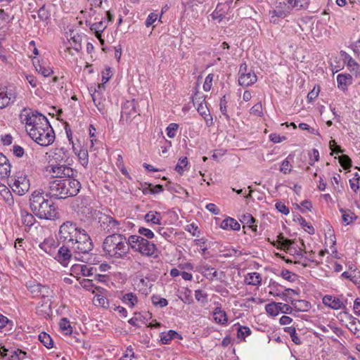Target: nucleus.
I'll list each match as a JSON object with an SVG mask.
<instances>
[{
  "label": "nucleus",
  "mask_w": 360,
  "mask_h": 360,
  "mask_svg": "<svg viewBox=\"0 0 360 360\" xmlns=\"http://www.w3.org/2000/svg\"><path fill=\"white\" fill-rule=\"evenodd\" d=\"M98 222L101 229L106 233L113 234L122 229L120 221L110 215L101 214V216L98 217Z\"/></svg>",
  "instance_id": "obj_8"
},
{
  "label": "nucleus",
  "mask_w": 360,
  "mask_h": 360,
  "mask_svg": "<svg viewBox=\"0 0 360 360\" xmlns=\"http://www.w3.org/2000/svg\"><path fill=\"white\" fill-rule=\"evenodd\" d=\"M278 307V303L272 302L265 306V309L268 314L276 316L279 314Z\"/></svg>",
  "instance_id": "obj_40"
},
{
  "label": "nucleus",
  "mask_w": 360,
  "mask_h": 360,
  "mask_svg": "<svg viewBox=\"0 0 360 360\" xmlns=\"http://www.w3.org/2000/svg\"><path fill=\"white\" fill-rule=\"evenodd\" d=\"M146 222H150L153 224L160 225L162 217L161 214L156 211H150L146 214L144 217Z\"/></svg>",
  "instance_id": "obj_27"
},
{
  "label": "nucleus",
  "mask_w": 360,
  "mask_h": 360,
  "mask_svg": "<svg viewBox=\"0 0 360 360\" xmlns=\"http://www.w3.org/2000/svg\"><path fill=\"white\" fill-rule=\"evenodd\" d=\"M250 113L258 117H262L263 115L262 103L259 102L254 105L250 109Z\"/></svg>",
  "instance_id": "obj_57"
},
{
  "label": "nucleus",
  "mask_w": 360,
  "mask_h": 360,
  "mask_svg": "<svg viewBox=\"0 0 360 360\" xmlns=\"http://www.w3.org/2000/svg\"><path fill=\"white\" fill-rule=\"evenodd\" d=\"M255 221L256 219L249 213L243 214L240 219V221L244 224L243 228H245V225L249 227L251 224H254Z\"/></svg>",
  "instance_id": "obj_49"
},
{
  "label": "nucleus",
  "mask_w": 360,
  "mask_h": 360,
  "mask_svg": "<svg viewBox=\"0 0 360 360\" xmlns=\"http://www.w3.org/2000/svg\"><path fill=\"white\" fill-rule=\"evenodd\" d=\"M34 65L36 71L45 77L50 76L53 73L50 66L44 61L37 62V63H34Z\"/></svg>",
  "instance_id": "obj_23"
},
{
  "label": "nucleus",
  "mask_w": 360,
  "mask_h": 360,
  "mask_svg": "<svg viewBox=\"0 0 360 360\" xmlns=\"http://www.w3.org/2000/svg\"><path fill=\"white\" fill-rule=\"evenodd\" d=\"M59 327L61 332L65 335H70L72 332L70 321L67 318H63L59 322Z\"/></svg>",
  "instance_id": "obj_37"
},
{
  "label": "nucleus",
  "mask_w": 360,
  "mask_h": 360,
  "mask_svg": "<svg viewBox=\"0 0 360 360\" xmlns=\"http://www.w3.org/2000/svg\"><path fill=\"white\" fill-rule=\"evenodd\" d=\"M283 330L285 333H288L290 335L292 341L295 345H300L302 343L300 338L298 337V335L296 333V329L295 327H292V326L285 327L283 328Z\"/></svg>",
  "instance_id": "obj_38"
},
{
  "label": "nucleus",
  "mask_w": 360,
  "mask_h": 360,
  "mask_svg": "<svg viewBox=\"0 0 360 360\" xmlns=\"http://www.w3.org/2000/svg\"><path fill=\"white\" fill-rule=\"evenodd\" d=\"M158 17L160 18L159 15L157 13L153 12L150 13L145 22V25L147 27H150L153 25V24L158 20Z\"/></svg>",
  "instance_id": "obj_58"
},
{
  "label": "nucleus",
  "mask_w": 360,
  "mask_h": 360,
  "mask_svg": "<svg viewBox=\"0 0 360 360\" xmlns=\"http://www.w3.org/2000/svg\"><path fill=\"white\" fill-rule=\"evenodd\" d=\"M105 84L103 83L97 84L94 91L92 90V87H91L90 91L92 92L91 98L94 103H96V101L100 99L99 96L103 94Z\"/></svg>",
  "instance_id": "obj_36"
},
{
  "label": "nucleus",
  "mask_w": 360,
  "mask_h": 360,
  "mask_svg": "<svg viewBox=\"0 0 360 360\" xmlns=\"http://www.w3.org/2000/svg\"><path fill=\"white\" fill-rule=\"evenodd\" d=\"M68 155L63 148L56 149L53 155L52 162L54 163H64L67 162L68 160Z\"/></svg>",
  "instance_id": "obj_29"
},
{
  "label": "nucleus",
  "mask_w": 360,
  "mask_h": 360,
  "mask_svg": "<svg viewBox=\"0 0 360 360\" xmlns=\"http://www.w3.org/2000/svg\"><path fill=\"white\" fill-rule=\"evenodd\" d=\"M58 246V242L52 236L45 238L44 241L39 244V248L51 256L56 255Z\"/></svg>",
  "instance_id": "obj_14"
},
{
  "label": "nucleus",
  "mask_w": 360,
  "mask_h": 360,
  "mask_svg": "<svg viewBox=\"0 0 360 360\" xmlns=\"http://www.w3.org/2000/svg\"><path fill=\"white\" fill-rule=\"evenodd\" d=\"M86 24L89 25L90 30L95 33L96 38L101 41L102 44H104V39L102 38V32L106 29L108 22L106 20H101L94 23H90L87 20Z\"/></svg>",
  "instance_id": "obj_15"
},
{
  "label": "nucleus",
  "mask_w": 360,
  "mask_h": 360,
  "mask_svg": "<svg viewBox=\"0 0 360 360\" xmlns=\"http://www.w3.org/2000/svg\"><path fill=\"white\" fill-rule=\"evenodd\" d=\"M72 275L77 277L79 275L89 276L93 275V268L88 267L85 264H75L71 268Z\"/></svg>",
  "instance_id": "obj_18"
},
{
  "label": "nucleus",
  "mask_w": 360,
  "mask_h": 360,
  "mask_svg": "<svg viewBox=\"0 0 360 360\" xmlns=\"http://www.w3.org/2000/svg\"><path fill=\"white\" fill-rule=\"evenodd\" d=\"M278 312H281V313H283V314H291L292 313V308L287 304H283L282 302H278Z\"/></svg>",
  "instance_id": "obj_61"
},
{
  "label": "nucleus",
  "mask_w": 360,
  "mask_h": 360,
  "mask_svg": "<svg viewBox=\"0 0 360 360\" xmlns=\"http://www.w3.org/2000/svg\"><path fill=\"white\" fill-rule=\"evenodd\" d=\"M280 276L283 278L285 280L289 282H295L297 278V275L295 274H292L288 269H283L281 271Z\"/></svg>",
  "instance_id": "obj_51"
},
{
  "label": "nucleus",
  "mask_w": 360,
  "mask_h": 360,
  "mask_svg": "<svg viewBox=\"0 0 360 360\" xmlns=\"http://www.w3.org/2000/svg\"><path fill=\"white\" fill-rule=\"evenodd\" d=\"M112 76V70L110 68H107L102 72V82L105 84Z\"/></svg>",
  "instance_id": "obj_59"
},
{
  "label": "nucleus",
  "mask_w": 360,
  "mask_h": 360,
  "mask_svg": "<svg viewBox=\"0 0 360 360\" xmlns=\"http://www.w3.org/2000/svg\"><path fill=\"white\" fill-rule=\"evenodd\" d=\"M340 211L342 213V220L345 225H349L357 218L355 214L350 212V210L348 211L349 212H347L345 210L341 208L340 209Z\"/></svg>",
  "instance_id": "obj_34"
},
{
  "label": "nucleus",
  "mask_w": 360,
  "mask_h": 360,
  "mask_svg": "<svg viewBox=\"0 0 360 360\" xmlns=\"http://www.w3.org/2000/svg\"><path fill=\"white\" fill-rule=\"evenodd\" d=\"M233 330H236L238 338L243 340L251 334V330L249 327L242 326L239 324H235Z\"/></svg>",
  "instance_id": "obj_30"
},
{
  "label": "nucleus",
  "mask_w": 360,
  "mask_h": 360,
  "mask_svg": "<svg viewBox=\"0 0 360 360\" xmlns=\"http://www.w3.org/2000/svg\"><path fill=\"white\" fill-rule=\"evenodd\" d=\"M22 221L24 225L31 226L34 224L35 219L33 215L27 212H22Z\"/></svg>",
  "instance_id": "obj_43"
},
{
  "label": "nucleus",
  "mask_w": 360,
  "mask_h": 360,
  "mask_svg": "<svg viewBox=\"0 0 360 360\" xmlns=\"http://www.w3.org/2000/svg\"><path fill=\"white\" fill-rule=\"evenodd\" d=\"M16 91L13 87L0 86V108H6L16 100Z\"/></svg>",
  "instance_id": "obj_10"
},
{
  "label": "nucleus",
  "mask_w": 360,
  "mask_h": 360,
  "mask_svg": "<svg viewBox=\"0 0 360 360\" xmlns=\"http://www.w3.org/2000/svg\"><path fill=\"white\" fill-rule=\"evenodd\" d=\"M293 243V241L292 240L288 239L285 238L282 233H280L277 236V240L274 241L271 243V244L274 246H276L277 248H278V246H280L282 249L291 252L292 248L291 245Z\"/></svg>",
  "instance_id": "obj_21"
},
{
  "label": "nucleus",
  "mask_w": 360,
  "mask_h": 360,
  "mask_svg": "<svg viewBox=\"0 0 360 360\" xmlns=\"http://www.w3.org/2000/svg\"><path fill=\"white\" fill-rule=\"evenodd\" d=\"M44 192L37 190L32 192L30 198V206L33 213L40 219H53L57 216L54 203L44 197Z\"/></svg>",
  "instance_id": "obj_5"
},
{
  "label": "nucleus",
  "mask_w": 360,
  "mask_h": 360,
  "mask_svg": "<svg viewBox=\"0 0 360 360\" xmlns=\"http://www.w3.org/2000/svg\"><path fill=\"white\" fill-rule=\"evenodd\" d=\"M179 125L176 123L169 124L166 128L167 135L169 138L173 139L176 136Z\"/></svg>",
  "instance_id": "obj_48"
},
{
  "label": "nucleus",
  "mask_w": 360,
  "mask_h": 360,
  "mask_svg": "<svg viewBox=\"0 0 360 360\" xmlns=\"http://www.w3.org/2000/svg\"><path fill=\"white\" fill-rule=\"evenodd\" d=\"M356 57L360 58V39L357 40L355 43L351 45Z\"/></svg>",
  "instance_id": "obj_64"
},
{
  "label": "nucleus",
  "mask_w": 360,
  "mask_h": 360,
  "mask_svg": "<svg viewBox=\"0 0 360 360\" xmlns=\"http://www.w3.org/2000/svg\"><path fill=\"white\" fill-rule=\"evenodd\" d=\"M188 165V160L186 157H181L179 159L178 163L176 165L175 170L180 174H182L185 168Z\"/></svg>",
  "instance_id": "obj_45"
},
{
  "label": "nucleus",
  "mask_w": 360,
  "mask_h": 360,
  "mask_svg": "<svg viewBox=\"0 0 360 360\" xmlns=\"http://www.w3.org/2000/svg\"><path fill=\"white\" fill-rule=\"evenodd\" d=\"M276 210L281 213L287 215L289 213L288 207L282 202H277L275 205Z\"/></svg>",
  "instance_id": "obj_62"
},
{
  "label": "nucleus",
  "mask_w": 360,
  "mask_h": 360,
  "mask_svg": "<svg viewBox=\"0 0 360 360\" xmlns=\"http://www.w3.org/2000/svg\"><path fill=\"white\" fill-rule=\"evenodd\" d=\"M11 188L14 193L19 195H23L30 189V181L26 175L18 174L14 179Z\"/></svg>",
  "instance_id": "obj_9"
},
{
  "label": "nucleus",
  "mask_w": 360,
  "mask_h": 360,
  "mask_svg": "<svg viewBox=\"0 0 360 360\" xmlns=\"http://www.w3.org/2000/svg\"><path fill=\"white\" fill-rule=\"evenodd\" d=\"M224 5L222 4H218L214 11L212 13V18L220 22L225 17V11L224 10Z\"/></svg>",
  "instance_id": "obj_32"
},
{
  "label": "nucleus",
  "mask_w": 360,
  "mask_h": 360,
  "mask_svg": "<svg viewBox=\"0 0 360 360\" xmlns=\"http://www.w3.org/2000/svg\"><path fill=\"white\" fill-rule=\"evenodd\" d=\"M289 157L290 156H288L284 160H283L280 168V171L285 174H289L292 171V165L290 161L288 160Z\"/></svg>",
  "instance_id": "obj_54"
},
{
  "label": "nucleus",
  "mask_w": 360,
  "mask_h": 360,
  "mask_svg": "<svg viewBox=\"0 0 360 360\" xmlns=\"http://www.w3.org/2000/svg\"><path fill=\"white\" fill-rule=\"evenodd\" d=\"M207 294L202 290H196L195 291V299L202 304H205L207 302Z\"/></svg>",
  "instance_id": "obj_55"
},
{
  "label": "nucleus",
  "mask_w": 360,
  "mask_h": 360,
  "mask_svg": "<svg viewBox=\"0 0 360 360\" xmlns=\"http://www.w3.org/2000/svg\"><path fill=\"white\" fill-rule=\"evenodd\" d=\"M80 188L79 181L72 178L53 179L49 184L47 194L55 198L65 199L76 195Z\"/></svg>",
  "instance_id": "obj_4"
},
{
  "label": "nucleus",
  "mask_w": 360,
  "mask_h": 360,
  "mask_svg": "<svg viewBox=\"0 0 360 360\" xmlns=\"http://www.w3.org/2000/svg\"><path fill=\"white\" fill-rule=\"evenodd\" d=\"M139 233L141 235L145 236L148 239H151V238H154L153 232L149 229L141 227L139 229Z\"/></svg>",
  "instance_id": "obj_60"
},
{
  "label": "nucleus",
  "mask_w": 360,
  "mask_h": 360,
  "mask_svg": "<svg viewBox=\"0 0 360 360\" xmlns=\"http://www.w3.org/2000/svg\"><path fill=\"white\" fill-rule=\"evenodd\" d=\"M152 302L155 306L160 307H166L168 304V301L165 298L160 297L158 295H153L151 297Z\"/></svg>",
  "instance_id": "obj_50"
},
{
  "label": "nucleus",
  "mask_w": 360,
  "mask_h": 360,
  "mask_svg": "<svg viewBox=\"0 0 360 360\" xmlns=\"http://www.w3.org/2000/svg\"><path fill=\"white\" fill-rule=\"evenodd\" d=\"M338 160L344 169H349L352 167V160L348 155L342 154L338 158Z\"/></svg>",
  "instance_id": "obj_46"
},
{
  "label": "nucleus",
  "mask_w": 360,
  "mask_h": 360,
  "mask_svg": "<svg viewBox=\"0 0 360 360\" xmlns=\"http://www.w3.org/2000/svg\"><path fill=\"white\" fill-rule=\"evenodd\" d=\"M80 164L86 167L89 164V153L86 149H81L77 154Z\"/></svg>",
  "instance_id": "obj_42"
},
{
  "label": "nucleus",
  "mask_w": 360,
  "mask_h": 360,
  "mask_svg": "<svg viewBox=\"0 0 360 360\" xmlns=\"http://www.w3.org/2000/svg\"><path fill=\"white\" fill-rule=\"evenodd\" d=\"M121 300L124 304L131 309L138 303V297L136 294L133 292L124 294L121 297Z\"/></svg>",
  "instance_id": "obj_26"
},
{
  "label": "nucleus",
  "mask_w": 360,
  "mask_h": 360,
  "mask_svg": "<svg viewBox=\"0 0 360 360\" xmlns=\"http://www.w3.org/2000/svg\"><path fill=\"white\" fill-rule=\"evenodd\" d=\"M156 231L160 236H162L166 240H169V238L171 237L172 232L169 229L162 227H158Z\"/></svg>",
  "instance_id": "obj_63"
},
{
  "label": "nucleus",
  "mask_w": 360,
  "mask_h": 360,
  "mask_svg": "<svg viewBox=\"0 0 360 360\" xmlns=\"http://www.w3.org/2000/svg\"><path fill=\"white\" fill-rule=\"evenodd\" d=\"M227 227H229L231 230L238 231L240 229V225L233 218L226 217V228Z\"/></svg>",
  "instance_id": "obj_52"
},
{
  "label": "nucleus",
  "mask_w": 360,
  "mask_h": 360,
  "mask_svg": "<svg viewBox=\"0 0 360 360\" xmlns=\"http://www.w3.org/2000/svg\"><path fill=\"white\" fill-rule=\"evenodd\" d=\"M67 162L50 163L46 168V171L49 174L56 179L58 178L69 179L72 178L74 176V170L72 167L68 166Z\"/></svg>",
  "instance_id": "obj_7"
},
{
  "label": "nucleus",
  "mask_w": 360,
  "mask_h": 360,
  "mask_svg": "<svg viewBox=\"0 0 360 360\" xmlns=\"http://www.w3.org/2000/svg\"><path fill=\"white\" fill-rule=\"evenodd\" d=\"M176 336H179V334L173 330H170L167 332H162L160 334V341L162 344L167 345Z\"/></svg>",
  "instance_id": "obj_33"
},
{
  "label": "nucleus",
  "mask_w": 360,
  "mask_h": 360,
  "mask_svg": "<svg viewBox=\"0 0 360 360\" xmlns=\"http://www.w3.org/2000/svg\"><path fill=\"white\" fill-rule=\"evenodd\" d=\"M20 117L33 141L41 146H48L53 143L55 133L46 117L37 111L24 109Z\"/></svg>",
  "instance_id": "obj_1"
},
{
  "label": "nucleus",
  "mask_w": 360,
  "mask_h": 360,
  "mask_svg": "<svg viewBox=\"0 0 360 360\" xmlns=\"http://www.w3.org/2000/svg\"><path fill=\"white\" fill-rule=\"evenodd\" d=\"M72 255H75L72 249L63 243V245L58 251H56V255L53 257L63 266H67L70 262Z\"/></svg>",
  "instance_id": "obj_11"
},
{
  "label": "nucleus",
  "mask_w": 360,
  "mask_h": 360,
  "mask_svg": "<svg viewBox=\"0 0 360 360\" xmlns=\"http://www.w3.org/2000/svg\"><path fill=\"white\" fill-rule=\"evenodd\" d=\"M193 103L196 106V109L199 114L205 119L210 115L209 110L206 105L205 98L196 93L192 98Z\"/></svg>",
  "instance_id": "obj_13"
},
{
  "label": "nucleus",
  "mask_w": 360,
  "mask_h": 360,
  "mask_svg": "<svg viewBox=\"0 0 360 360\" xmlns=\"http://www.w3.org/2000/svg\"><path fill=\"white\" fill-rule=\"evenodd\" d=\"M130 247L134 251L139 252L143 256L157 257L158 248L155 244L147 239L136 235L129 237Z\"/></svg>",
  "instance_id": "obj_6"
},
{
  "label": "nucleus",
  "mask_w": 360,
  "mask_h": 360,
  "mask_svg": "<svg viewBox=\"0 0 360 360\" xmlns=\"http://www.w3.org/2000/svg\"><path fill=\"white\" fill-rule=\"evenodd\" d=\"M344 313L348 316L349 321V327L348 328L351 332H352L357 337H360L359 329L356 327V323L358 322L360 324V321L356 318L354 317L352 314H349L346 311Z\"/></svg>",
  "instance_id": "obj_31"
},
{
  "label": "nucleus",
  "mask_w": 360,
  "mask_h": 360,
  "mask_svg": "<svg viewBox=\"0 0 360 360\" xmlns=\"http://www.w3.org/2000/svg\"><path fill=\"white\" fill-rule=\"evenodd\" d=\"M58 237L59 241L72 249L77 259L80 260V255L87 254L93 249L91 239L86 231L72 221H67L60 225Z\"/></svg>",
  "instance_id": "obj_2"
},
{
  "label": "nucleus",
  "mask_w": 360,
  "mask_h": 360,
  "mask_svg": "<svg viewBox=\"0 0 360 360\" xmlns=\"http://www.w3.org/2000/svg\"><path fill=\"white\" fill-rule=\"evenodd\" d=\"M94 302L96 305H100L103 308H109L110 304L108 300L103 295L100 294H96L94 299Z\"/></svg>",
  "instance_id": "obj_44"
},
{
  "label": "nucleus",
  "mask_w": 360,
  "mask_h": 360,
  "mask_svg": "<svg viewBox=\"0 0 360 360\" xmlns=\"http://www.w3.org/2000/svg\"><path fill=\"white\" fill-rule=\"evenodd\" d=\"M137 112L134 100L126 101L122 106V117L126 115L127 117L134 116Z\"/></svg>",
  "instance_id": "obj_22"
},
{
  "label": "nucleus",
  "mask_w": 360,
  "mask_h": 360,
  "mask_svg": "<svg viewBox=\"0 0 360 360\" xmlns=\"http://www.w3.org/2000/svg\"><path fill=\"white\" fill-rule=\"evenodd\" d=\"M257 80V75L252 70H249L248 73L239 76L238 83L243 86H248L255 84Z\"/></svg>",
  "instance_id": "obj_20"
},
{
  "label": "nucleus",
  "mask_w": 360,
  "mask_h": 360,
  "mask_svg": "<svg viewBox=\"0 0 360 360\" xmlns=\"http://www.w3.org/2000/svg\"><path fill=\"white\" fill-rule=\"evenodd\" d=\"M290 303L297 311H307L311 308L310 302L304 300H292Z\"/></svg>",
  "instance_id": "obj_24"
},
{
  "label": "nucleus",
  "mask_w": 360,
  "mask_h": 360,
  "mask_svg": "<svg viewBox=\"0 0 360 360\" xmlns=\"http://www.w3.org/2000/svg\"><path fill=\"white\" fill-rule=\"evenodd\" d=\"M347 66L351 72L355 74L356 77L360 76V65L355 60L353 59L349 64H347Z\"/></svg>",
  "instance_id": "obj_56"
},
{
  "label": "nucleus",
  "mask_w": 360,
  "mask_h": 360,
  "mask_svg": "<svg viewBox=\"0 0 360 360\" xmlns=\"http://www.w3.org/2000/svg\"><path fill=\"white\" fill-rule=\"evenodd\" d=\"M213 317L216 323H225V311H222L220 307H216L213 312Z\"/></svg>",
  "instance_id": "obj_39"
},
{
  "label": "nucleus",
  "mask_w": 360,
  "mask_h": 360,
  "mask_svg": "<svg viewBox=\"0 0 360 360\" xmlns=\"http://www.w3.org/2000/svg\"><path fill=\"white\" fill-rule=\"evenodd\" d=\"M297 221L300 223V224L302 226V228L304 229L306 231H307L309 234L313 235L315 233V230L314 227L308 223L304 218H303L302 216L299 215L297 217Z\"/></svg>",
  "instance_id": "obj_41"
},
{
  "label": "nucleus",
  "mask_w": 360,
  "mask_h": 360,
  "mask_svg": "<svg viewBox=\"0 0 360 360\" xmlns=\"http://www.w3.org/2000/svg\"><path fill=\"white\" fill-rule=\"evenodd\" d=\"M323 303L328 307L338 310V309H347L345 304L342 300L332 295H326L323 298Z\"/></svg>",
  "instance_id": "obj_16"
},
{
  "label": "nucleus",
  "mask_w": 360,
  "mask_h": 360,
  "mask_svg": "<svg viewBox=\"0 0 360 360\" xmlns=\"http://www.w3.org/2000/svg\"><path fill=\"white\" fill-rule=\"evenodd\" d=\"M11 167V164L7 158L0 153V179L9 176Z\"/></svg>",
  "instance_id": "obj_19"
},
{
  "label": "nucleus",
  "mask_w": 360,
  "mask_h": 360,
  "mask_svg": "<svg viewBox=\"0 0 360 360\" xmlns=\"http://www.w3.org/2000/svg\"><path fill=\"white\" fill-rule=\"evenodd\" d=\"M269 288H270L269 293L274 296H277L280 295V292L281 291V288H282L283 286L277 282L271 280Z\"/></svg>",
  "instance_id": "obj_47"
},
{
  "label": "nucleus",
  "mask_w": 360,
  "mask_h": 360,
  "mask_svg": "<svg viewBox=\"0 0 360 360\" xmlns=\"http://www.w3.org/2000/svg\"><path fill=\"white\" fill-rule=\"evenodd\" d=\"M39 340L48 349H51L53 346V342L51 337L46 333H41L39 335Z\"/></svg>",
  "instance_id": "obj_35"
},
{
  "label": "nucleus",
  "mask_w": 360,
  "mask_h": 360,
  "mask_svg": "<svg viewBox=\"0 0 360 360\" xmlns=\"http://www.w3.org/2000/svg\"><path fill=\"white\" fill-rule=\"evenodd\" d=\"M245 282L248 285H258L261 284L262 277L257 272L248 274L245 276Z\"/></svg>",
  "instance_id": "obj_28"
},
{
  "label": "nucleus",
  "mask_w": 360,
  "mask_h": 360,
  "mask_svg": "<svg viewBox=\"0 0 360 360\" xmlns=\"http://www.w3.org/2000/svg\"><path fill=\"white\" fill-rule=\"evenodd\" d=\"M26 352L21 349H7L4 347H0V355L2 360H22L26 357Z\"/></svg>",
  "instance_id": "obj_12"
},
{
  "label": "nucleus",
  "mask_w": 360,
  "mask_h": 360,
  "mask_svg": "<svg viewBox=\"0 0 360 360\" xmlns=\"http://www.w3.org/2000/svg\"><path fill=\"white\" fill-rule=\"evenodd\" d=\"M80 285L82 288L86 290L91 291L92 293H101L103 290V288L96 286L92 280L87 278L82 279L80 281Z\"/></svg>",
  "instance_id": "obj_25"
},
{
  "label": "nucleus",
  "mask_w": 360,
  "mask_h": 360,
  "mask_svg": "<svg viewBox=\"0 0 360 360\" xmlns=\"http://www.w3.org/2000/svg\"><path fill=\"white\" fill-rule=\"evenodd\" d=\"M338 88L345 92L352 84V77L349 74H339L337 76Z\"/></svg>",
  "instance_id": "obj_17"
},
{
  "label": "nucleus",
  "mask_w": 360,
  "mask_h": 360,
  "mask_svg": "<svg viewBox=\"0 0 360 360\" xmlns=\"http://www.w3.org/2000/svg\"><path fill=\"white\" fill-rule=\"evenodd\" d=\"M38 18L41 21H45L50 18V13L46 8L45 5H42L38 11Z\"/></svg>",
  "instance_id": "obj_53"
},
{
  "label": "nucleus",
  "mask_w": 360,
  "mask_h": 360,
  "mask_svg": "<svg viewBox=\"0 0 360 360\" xmlns=\"http://www.w3.org/2000/svg\"><path fill=\"white\" fill-rule=\"evenodd\" d=\"M129 241L121 234L108 236L103 243V251L106 257L124 259L129 252Z\"/></svg>",
  "instance_id": "obj_3"
}]
</instances>
